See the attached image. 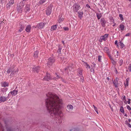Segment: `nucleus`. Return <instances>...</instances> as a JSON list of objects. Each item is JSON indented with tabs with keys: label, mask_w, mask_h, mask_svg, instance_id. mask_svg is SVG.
I'll list each match as a JSON object with an SVG mask.
<instances>
[{
	"label": "nucleus",
	"mask_w": 131,
	"mask_h": 131,
	"mask_svg": "<svg viewBox=\"0 0 131 131\" xmlns=\"http://www.w3.org/2000/svg\"><path fill=\"white\" fill-rule=\"evenodd\" d=\"M47 98L46 100V105L50 116L54 119L57 124L62 122V112L60 109L63 104L62 101L53 93L49 92L46 94Z\"/></svg>",
	"instance_id": "nucleus-1"
},
{
	"label": "nucleus",
	"mask_w": 131,
	"mask_h": 131,
	"mask_svg": "<svg viewBox=\"0 0 131 131\" xmlns=\"http://www.w3.org/2000/svg\"><path fill=\"white\" fill-rule=\"evenodd\" d=\"M18 71V68L15 67L14 66H12L8 69L7 72L9 74L11 72L10 76L12 77L14 75L17 74Z\"/></svg>",
	"instance_id": "nucleus-2"
},
{
	"label": "nucleus",
	"mask_w": 131,
	"mask_h": 131,
	"mask_svg": "<svg viewBox=\"0 0 131 131\" xmlns=\"http://www.w3.org/2000/svg\"><path fill=\"white\" fill-rule=\"evenodd\" d=\"M114 85L116 88H118V86L121 85L122 82L121 81L119 80L118 78H116V79L113 81Z\"/></svg>",
	"instance_id": "nucleus-3"
},
{
	"label": "nucleus",
	"mask_w": 131,
	"mask_h": 131,
	"mask_svg": "<svg viewBox=\"0 0 131 131\" xmlns=\"http://www.w3.org/2000/svg\"><path fill=\"white\" fill-rule=\"evenodd\" d=\"M80 8V5L77 3H75L73 6V9L74 13L77 12Z\"/></svg>",
	"instance_id": "nucleus-4"
},
{
	"label": "nucleus",
	"mask_w": 131,
	"mask_h": 131,
	"mask_svg": "<svg viewBox=\"0 0 131 131\" xmlns=\"http://www.w3.org/2000/svg\"><path fill=\"white\" fill-rule=\"evenodd\" d=\"M54 59L52 58H50L49 59L47 63V65L49 67H50L54 61Z\"/></svg>",
	"instance_id": "nucleus-5"
},
{
	"label": "nucleus",
	"mask_w": 131,
	"mask_h": 131,
	"mask_svg": "<svg viewBox=\"0 0 131 131\" xmlns=\"http://www.w3.org/2000/svg\"><path fill=\"white\" fill-rule=\"evenodd\" d=\"M108 37V34H105L104 36H101L100 38V41L102 42L103 40L105 41Z\"/></svg>",
	"instance_id": "nucleus-6"
},
{
	"label": "nucleus",
	"mask_w": 131,
	"mask_h": 131,
	"mask_svg": "<svg viewBox=\"0 0 131 131\" xmlns=\"http://www.w3.org/2000/svg\"><path fill=\"white\" fill-rule=\"evenodd\" d=\"M14 0H10L9 2L7 4L6 7L7 9L10 8L11 5L14 3Z\"/></svg>",
	"instance_id": "nucleus-7"
},
{
	"label": "nucleus",
	"mask_w": 131,
	"mask_h": 131,
	"mask_svg": "<svg viewBox=\"0 0 131 131\" xmlns=\"http://www.w3.org/2000/svg\"><path fill=\"white\" fill-rule=\"evenodd\" d=\"M18 91L17 90H14L12 91H10L8 95V96H9L10 94H11L13 96H15L17 93Z\"/></svg>",
	"instance_id": "nucleus-8"
},
{
	"label": "nucleus",
	"mask_w": 131,
	"mask_h": 131,
	"mask_svg": "<svg viewBox=\"0 0 131 131\" xmlns=\"http://www.w3.org/2000/svg\"><path fill=\"white\" fill-rule=\"evenodd\" d=\"M51 78V77L50 75L48 73H47L46 76H45L43 78V79L45 80L48 81L50 80Z\"/></svg>",
	"instance_id": "nucleus-9"
},
{
	"label": "nucleus",
	"mask_w": 131,
	"mask_h": 131,
	"mask_svg": "<svg viewBox=\"0 0 131 131\" xmlns=\"http://www.w3.org/2000/svg\"><path fill=\"white\" fill-rule=\"evenodd\" d=\"M44 26V23H41L38 24L37 27L38 28L41 29H42Z\"/></svg>",
	"instance_id": "nucleus-10"
},
{
	"label": "nucleus",
	"mask_w": 131,
	"mask_h": 131,
	"mask_svg": "<svg viewBox=\"0 0 131 131\" xmlns=\"http://www.w3.org/2000/svg\"><path fill=\"white\" fill-rule=\"evenodd\" d=\"M30 9V6L29 5H26L25 7L24 11L26 13L28 12Z\"/></svg>",
	"instance_id": "nucleus-11"
},
{
	"label": "nucleus",
	"mask_w": 131,
	"mask_h": 131,
	"mask_svg": "<svg viewBox=\"0 0 131 131\" xmlns=\"http://www.w3.org/2000/svg\"><path fill=\"white\" fill-rule=\"evenodd\" d=\"M101 23L103 27H104L105 25V24L106 23V21L105 19L104 18H102L100 20Z\"/></svg>",
	"instance_id": "nucleus-12"
},
{
	"label": "nucleus",
	"mask_w": 131,
	"mask_h": 131,
	"mask_svg": "<svg viewBox=\"0 0 131 131\" xmlns=\"http://www.w3.org/2000/svg\"><path fill=\"white\" fill-rule=\"evenodd\" d=\"M8 89L7 88H2L1 89V92H3V93H0V95H4L3 94H5L6 93H5L4 92H6L7 90Z\"/></svg>",
	"instance_id": "nucleus-13"
},
{
	"label": "nucleus",
	"mask_w": 131,
	"mask_h": 131,
	"mask_svg": "<svg viewBox=\"0 0 131 131\" xmlns=\"http://www.w3.org/2000/svg\"><path fill=\"white\" fill-rule=\"evenodd\" d=\"M2 86L3 87L8 86L9 85L8 83L6 82H2L1 83Z\"/></svg>",
	"instance_id": "nucleus-14"
},
{
	"label": "nucleus",
	"mask_w": 131,
	"mask_h": 131,
	"mask_svg": "<svg viewBox=\"0 0 131 131\" xmlns=\"http://www.w3.org/2000/svg\"><path fill=\"white\" fill-rule=\"evenodd\" d=\"M31 29V27L30 25H28L27 26L25 29V30L27 32H30V30Z\"/></svg>",
	"instance_id": "nucleus-15"
},
{
	"label": "nucleus",
	"mask_w": 131,
	"mask_h": 131,
	"mask_svg": "<svg viewBox=\"0 0 131 131\" xmlns=\"http://www.w3.org/2000/svg\"><path fill=\"white\" fill-rule=\"evenodd\" d=\"M7 97H5L4 96H1L0 97V101L1 102H4L6 101Z\"/></svg>",
	"instance_id": "nucleus-16"
},
{
	"label": "nucleus",
	"mask_w": 131,
	"mask_h": 131,
	"mask_svg": "<svg viewBox=\"0 0 131 131\" xmlns=\"http://www.w3.org/2000/svg\"><path fill=\"white\" fill-rule=\"evenodd\" d=\"M104 51L107 54H110V52L109 49L106 47H105L104 48Z\"/></svg>",
	"instance_id": "nucleus-17"
},
{
	"label": "nucleus",
	"mask_w": 131,
	"mask_h": 131,
	"mask_svg": "<svg viewBox=\"0 0 131 131\" xmlns=\"http://www.w3.org/2000/svg\"><path fill=\"white\" fill-rule=\"evenodd\" d=\"M113 54L114 55V56L115 58H117L118 56V52L116 50H114L113 53Z\"/></svg>",
	"instance_id": "nucleus-18"
},
{
	"label": "nucleus",
	"mask_w": 131,
	"mask_h": 131,
	"mask_svg": "<svg viewBox=\"0 0 131 131\" xmlns=\"http://www.w3.org/2000/svg\"><path fill=\"white\" fill-rule=\"evenodd\" d=\"M17 11L19 13H21L23 11V10L21 9V7L20 6H18L17 7Z\"/></svg>",
	"instance_id": "nucleus-19"
},
{
	"label": "nucleus",
	"mask_w": 131,
	"mask_h": 131,
	"mask_svg": "<svg viewBox=\"0 0 131 131\" xmlns=\"http://www.w3.org/2000/svg\"><path fill=\"white\" fill-rule=\"evenodd\" d=\"M40 70V68L38 67L33 68V71L36 72H38Z\"/></svg>",
	"instance_id": "nucleus-20"
},
{
	"label": "nucleus",
	"mask_w": 131,
	"mask_h": 131,
	"mask_svg": "<svg viewBox=\"0 0 131 131\" xmlns=\"http://www.w3.org/2000/svg\"><path fill=\"white\" fill-rule=\"evenodd\" d=\"M84 65L86 67V68L88 70L90 68V66L86 62H84Z\"/></svg>",
	"instance_id": "nucleus-21"
},
{
	"label": "nucleus",
	"mask_w": 131,
	"mask_h": 131,
	"mask_svg": "<svg viewBox=\"0 0 131 131\" xmlns=\"http://www.w3.org/2000/svg\"><path fill=\"white\" fill-rule=\"evenodd\" d=\"M67 109L70 111H71L73 108V106L71 105H67Z\"/></svg>",
	"instance_id": "nucleus-22"
},
{
	"label": "nucleus",
	"mask_w": 131,
	"mask_h": 131,
	"mask_svg": "<svg viewBox=\"0 0 131 131\" xmlns=\"http://www.w3.org/2000/svg\"><path fill=\"white\" fill-rule=\"evenodd\" d=\"M119 27L120 30L122 31H123L124 30V29L125 27L122 24H120L119 26Z\"/></svg>",
	"instance_id": "nucleus-23"
},
{
	"label": "nucleus",
	"mask_w": 131,
	"mask_h": 131,
	"mask_svg": "<svg viewBox=\"0 0 131 131\" xmlns=\"http://www.w3.org/2000/svg\"><path fill=\"white\" fill-rule=\"evenodd\" d=\"M57 28V26L56 25H55L52 26L51 28V31H53L54 30H55Z\"/></svg>",
	"instance_id": "nucleus-24"
},
{
	"label": "nucleus",
	"mask_w": 131,
	"mask_h": 131,
	"mask_svg": "<svg viewBox=\"0 0 131 131\" xmlns=\"http://www.w3.org/2000/svg\"><path fill=\"white\" fill-rule=\"evenodd\" d=\"M78 74L79 77H81V79H82V78L83 77L82 71L80 70Z\"/></svg>",
	"instance_id": "nucleus-25"
},
{
	"label": "nucleus",
	"mask_w": 131,
	"mask_h": 131,
	"mask_svg": "<svg viewBox=\"0 0 131 131\" xmlns=\"http://www.w3.org/2000/svg\"><path fill=\"white\" fill-rule=\"evenodd\" d=\"M51 10L50 9H47L46 11V13L47 15H49L51 13Z\"/></svg>",
	"instance_id": "nucleus-26"
},
{
	"label": "nucleus",
	"mask_w": 131,
	"mask_h": 131,
	"mask_svg": "<svg viewBox=\"0 0 131 131\" xmlns=\"http://www.w3.org/2000/svg\"><path fill=\"white\" fill-rule=\"evenodd\" d=\"M96 14L97 18L98 19H99L102 15L101 13H97Z\"/></svg>",
	"instance_id": "nucleus-27"
},
{
	"label": "nucleus",
	"mask_w": 131,
	"mask_h": 131,
	"mask_svg": "<svg viewBox=\"0 0 131 131\" xmlns=\"http://www.w3.org/2000/svg\"><path fill=\"white\" fill-rule=\"evenodd\" d=\"M38 51H35L34 53V57L36 58L38 56Z\"/></svg>",
	"instance_id": "nucleus-28"
},
{
	"label": "nucleus",
	"mask_w": 131,
	"mask_h": 131,
	"mask_svg": "<svg viewBox=\"0 0 131 131\" xmlns=\"http://www.w3.org/2000/svg\"><path fill=\"white\" fill-rule=\"evenodd\" d=\"M24 28V26H21L20 27L19 29L18 30V32H21Z\"/></svg>",
	"instance_id": "nucleus-29"
},
{
	"label": "nucleus",
	"mask_w": 131,
	"mask_h": 131,
	"mask_svg": "<svg viewBox=\"0 0 131 131\" xmlns=\"http://www.w3.org/2000/svg\"><path fill=\"white\" fill-rule=\"evenodd\" d=\"M129 80V78H127L126 79V82L124 83L125 85V87L128 86Z\"/></svg>",
	"instance_id": "nucleus-30"
},
{
	"label": "nucleus",
	"mask_w": 131,
	"mask_h": 131,
	"mask_svg": "<svg viewBox=\"0 0 131 131\" xmlns=\"http://www.w3.org/2000/svg\"><path fill=\"white\" fill-rule=\"evenodd\" d=\"M5 23L3 22V21H0V28L1 26H2L3 27H4Z\"/></svg>",
	"instance_id": "nucleus-31"
},
{
	"label": "nucleus",
	"mask_w": 131,
	"mask_h": 131,
	"mask_svg": "<svg viewBox=\"0 0 131 131\" xmlns=\"http://www.w3.org/2000/svg\"><path fill=\"white\" fill-rule=\"evenodd\" d=\"M78 14L79 15V16L80 18H82L83 17V13L82 12H78Z\"/></svg>",
	"instance_id": "nucleus-32"
},
{
	"label": "nucleus",
	"mask_w": 131,
	"mask_h": 131,
	"mask_svg": "<svg viewBox=\"0 0 131 131\" xmlns=\"http://www.w3.org/2000/svg\"><path fill=\"white\" fill-rule=\"evenodd\" d=\"M127 71H131V64H129L128 66Z\"/></svg>",
	"instance_id": "nucleus-33"
},
{
	"label": "nucleus",
	"mask_w": 131,
	"mask_h": 131,
	"mask_svg": "<svg viewBox=\"0 0 131 131\" xmlns=\"http://www.w3.org/2000/svg\"><path fill=\"white\" fill-rule=\"evenodd\" d=\"M64 20V19L63 18H61L59 17V19L58 20V21L59 23H60L61 22H62Z\"/></svg>",
	"instance_id": "nucleus-34"
},
{
	"label": "nucleus",
	"mask_w": 131,
	"mask_h": 131,
	"mask_svg": "<svg viewBox=\"0 0 131 131\" xmlns=\"http://www.w3.org/2000/svg\"><path fill=\"white\" fill-rule=\"evenodd\" d=\"M118 43L121 47V48H122L124 47V45L121 42H120Z\"/></svg>",
	"instance_id": "nucleus-35"
},
{
	"label": "nucleus",
	"mask_w": 131,
	"mask_h": 131,
	"mask_svg": "<svg viewBox=\"0 0 131 131\" xmlns=\"http://www.w3.org/2000/svg\"><path fill=\"white\" fill-rule=\"evenodd\" d=\"M120 66H121L123 63V60L122 59H121L118 62Z\"/></svg>",
	"instance_id": "nucleus-36"
},
{
	"label": "nucleus",
	"mask_w": 131,
	"mask_h": 131,
	"mask_svg": "<svg viewBox=\"0 0 131 131\" xmlns=\"http://www.w3.org/2000/svg\"><path fill=\"white\" fill-rule=\"evenodd\" d=\"M120 111L122 113H124V112L123 108L122 106H121L120 109Z\"/></svg>",
	"instance_id": "nucleus-37"
},
{
	"label": "nucleus",
	"mask_w": 131,
	"mask_h": 131,
	"mask_svg": "<svg viewBox=\"0 0 131 131\" xmlns=\"http://www.w3.org/2000/svg\"><path fill=\"white\" fill-rule=\"evenodd\" d=\"M102 56L100 55L98 57V60L99 62L101 61V59Z\"/></svg>",
	"instance_id": "nucleus-38"
},
{
	"label": "nucleus",
	"mask_w": 131,
	"mask_h": 131,
	"mask_svg": "<svg viewBox=\"0 0 131 131\" xmlns=\"http://www.w3.org/2000/svg\"><path fill=\"white\" fill-rule=\"evenodd\" d=\"M126 123V124L129 127V128H131V125L130 123H129L127 122V121L125 122Z\"/></svg>",
	"instance_id": "nucleus-39"
},
{
	"label": "nucleus",
	"mask_w": 131,
	"mask_h": 131,
	"mask_svg": "<svg viewBox=\"0 0 131 131\" xmlns=\"http://www.w3.org/2000/svg\"><path fill=\"white\" fill-rule=\"evenodd\" d=\"M46 2V0H40L39 2V3L40 4H41Z\"/></svg>",
	"instance_id": "nucleus-40"
},
{
	"label": "nucleus",
	"mask_w": 131,
	"mask_h": 131,
	"mask_svg": "<svg viewBox=\"0 0 131 131\" xmlns=\"http://www.w3.org/2000/svg\"><path fill=\"white\" fill-rule=\"evenodd\" d=\"M119 17L120 18L121 20H123V15L121 14H120L119 15Z\"/></svg>",
	"instance_id": "nucleus-41"
},
{
	"label": "nucleus",
	"mask_w": 131,
	"mask_h": 131,
	"mask_svg": "<svg viewBox=\"0 0 131 131\" xmlns=\"http://www.w3.org/2000/svg\"><path fill=\"white\" fill-rule=\"evenodd\" d=\"M56 78H52V79H58L60 77L58 75L56 74Z\"/></svg>",
	"instance_id": "nucleus-42"
},
{
	"label": "nucleus",
	"mask_w": 131,
	"mask_h": 131,
	"mask_svg": "<svg viewBox=\"0 0 131 131\" xmlns=\"http://www.w3.org/2000/svg\"><path fill=\"white\" fill-rule=\"evenodd\" d=\"M61 48H59V49L58 50V52L59 53V54L61 53Z\"/></svg>",
	"instance_id": "nucleus-43"
},
{
	"label": "nucleus",
	"mask_w": 131,
	"mask_h": 131,
	"mask_svg": "<svg viewBox=\"0 0 131 131\" xmlns=\"http://www.w3.org/2000/svg\"><path fill=\"white\" fill-rule=\"evenodd\" d=\"M114 43L115 45H116L118 47V43H117V40H115V41Z\"/></svg>",
	"instance_id": "nucleus-44"
},
{
	"label": "nucleus",
	"mask_w": 131,
	"mask_h": 131,
	"mask_svg": "<svg viewBox=\"0 0 131 131\" xmlns=\"http://www.w3.org/2000/svg\"><path fill=\"white\" fill-rule=\"evenodd\" d=\"M111 60L112 61V63L113 64H115L116 62H115V61H114L113 59Z\"/></svg>",
	"instance_id": "nucleus-45"
},
{
	"label": "nucleus",
	"mask_w": 131,
	"mask_h": 131,
	"mask_svg": "<svg viewBox=\"0 0 131 131\" xmlns=\"http://www.w3.org/2000/svg\"><path fill=\"white\" fill-rule=\"evenodd\" d=\"M108 56L109 58L111 60L112 59H113L112 57L111 56L110 54H108Z\"/></svg>",
	"instance_id": "nucleus-46"
},
{
	"label": "nucleus",
	"mask_w": 131,
	"mask_h": 131,
	"mask_svg": "<svg viewBox=\"0 0 131 131\" xmlns=\"http://www.w3.org/2000/svg\"><path fill=\"white\" fill-rule=\"evenodd\" d=\"M72 66H69L68 68V69H69L70 71L71 70H72L71 69H72Z\"/></svg>",
	"instance_id": "nucleus-47"
},
{
	"label": "nucleus",
	"mask_w": 131,
	"mask_h": 131,
	"mask_svg": "<svg viewBox=\"0 0 131 131\" xmlns=\"http://www.w3.org/2000/svg\"><path fill=\"white\" fill-rule=\"evenodd\" d=\"M130 35V33H128L126 34V35L125 36H129Z\"/></svg>",
	"instance_id": "nucleus-48"
},
{
	"label": "nucleus",
	"mask_w": 131,
	"mask_h": 131,
	"mask_svg": "<svg viewBox=\"0 0 131 131\" xmlns=\"http://www.w3.org/2000/svg\"><path fill=\"white\" fill-rule=\"evenodd\" d=\"M64 28L65 30H68V28L67 27H64Z\"/></svg>",
	"instance_id": "nucleus-49"
},
{
	"label": "nucleus",
	"mask_w": 131,
	"mask_h": 131,
	"mask_svg": "<svg viewBox=\"0 0 131 131\" xmlns=\"http://www.w3.org/2000/svg\"><path fill=\"white\" fill-rule=\"evenodd\" d=\"M128 101H127V103L128 104L130 103V99H128Z\"/></svg>",
	"instance_id": "nucleus-50"
},
{
	"label": "nucleus",
	"mask_w": 131,
	"mask_h": 131,
	"mask_svg": "<svg viewBox=\"0 0 131 131\" xmlns=\"http://www.w3.org/2000/svg\"><path fill=\"white\" fill-rule=\"evenodd\" d=\"M126 97L125 96H124L122 99L123 100H126Z\"/></svg>",
	"instance_id": "nucleus-51"
},
{
	"label": "nucleus",
	"mask_w": 131,
	"mask_h": 131,
	"mask_svg": "<svg viewBox=\"0 0 131 131\" xmlns=\"http://www.w3.org/2000/svg\"><path fill=\"white\" fill-rule=\"evenodd\" d=\"M90 71L91 72H94V70H93V69L92 68H91L90 70Z\"/></svg>",
	"instance_id": "nucleus-52"
},
{
	"label": "nucleus",
	"mask_w": 131,
	"mask_h": 131,
	"mask_svg": "<svg viewBox=\"0 0 131 131\" xmlns=\"http://www.w3.org/2000/svg\"><path fill=\"white\" fill-rule=\"evenodd\" d=\"M123 102H124L125 103V104H127V102H126V100H123Z\"/></svg>",
	"instance_id": "nucleus-53"
},
{
	"label": "nucleus",
	"mask_w": 131,
	"mask_h": 131,
	"mask_svg": "<svg viewBox=\"0 0 131 131\" xmlns=\"http://www.w3.org/2000/svg\"><path fill=\"white\" fill-rule=\"evenodd\" d=\"M86 7L88 8H90V6L88 4L86 5Z\"/></svg>",
	"instance_id": "nucleus-54"
},
{
	"label": "nucleus",
	"mask_w": 131,
	"mask_h": 131,
	"mask_svg": "<svg viewBox=\"0 0 131 131\" xmlns=\"http://www.w3.org/2000/svg\"><path fill=\"white\" fill-rule=\"evenodd\" d=\"M72 130H73V131H78L77 130L75 129H72Z\"/></svg>",
	"instance_id": "nucleus-55"
},
{
	"label": "nucleus",
	"mask_w": 131,
	"mask_h": 131,
	"mask_svg": "<svg viewBox=\"0 0 131 131\" xmlns=\"http://www.w3.org/2000/svg\"><path fill=\"white\" fill-rule=\"evenodd\" d=\"M7 131H12L11 129H8L7 130Z\"/></svg>",
	"instance_id": "nucleus-56"
},
{
	"label": "nucleus",
	"mask_w": 131,
	"mask_h": 131,
	"mask_svg": "<svg viewBox=\"0 0 131 131\" xmlns=\"http://www.w3.org/2000/svg\"><path fill=\"white\" fill-rule=\"evenodd\" d=\"M94 110L95 111L97 110V108L96 107H95Z\"/></svg>",
	"instance_id": "nucleus-57"
},
{
	"label": "nucleus",
	"mask_w": 131,
	"mask_h": 131,
	"mask_svg": "<svg viewBox=\"0 0 131 131\" xmlns=\"http://www.w3.org/2000/svg\"><path fill=\"white\" fill-rule=\"evenodd\" d=\"M128 121H129V122H130L131 121V119H128Z\"/></svg>",
	"instance_id": "nucleus-58"
},
{
	"label": "nucleus",
	"mask_w": 131,
	"mask_h": 131,
	"mask_svg": "<svg viewBox=\"0 0 131 131\" xmlns=\"http://www.w3.org/2000/svg\"><path fill=\"white\" fill-rule=\"evenodd\" d=\"M116 25V24L115 23H114V24L113 25V27H114V26Z\"/></svg>",
	"instance_id": "nucleus-59"
},
{
	"label": "nucleus",
	"mask_w": 131,
	"mask_h": 131,
	"mask_svg": "<svg viewBox=\"0 0 131 131\" xmlns=\"http://www.w3.org/2000/svg\"><path fill=\"white\" fill-rule=\"evenodd\" d=\"M125 116L127 117V115L126 114H125Z\"/></svg>",
	"instance_id": "nucleus-60"
},
{
	"label": "nucleus",
	"mask_w": 131,
	"mask_h": 131,
	"mask_svg": "<svg viewBox=\"0 0 131 131\" xmlns=\"http://www.w3.org/2000/svg\"><path fill=\"white\" fill-rule=\"evenodd\" d=\"M62 43H63V44H64V42L63 41H62Z\"/></svg>",
	"instance_id": "nucleus-61"
},
{
	"label": "nucleus",
	"mask_w": 131,
	"mask_h": 131,
	"mask_svg": "<svg viewBox=\"0 0 131 131\" xmlns=\"http://www.w3.org/2000/svg\"><path fill=\"white\" fill-rule=\"evenodd\" d=\"M96 111V112L97 113V114H98V112L97 110V111Z\"/></svg>",
	"instance_id": "nucleus-62"
},
{
	"label": "nucleus",
	"mask_w": 131,
	"mask_h": 131,
	"mask_svg": "<svg viewBox=\"0 0 131 131\" xmlns=\"http://www.w3.org/2000/svg\"><path fill=\"white\" fill-rule=\"evenodd\" d=\"M107 79L108 80H109V78L108 77H107Z\"/></svg>",
	"instance_id": "nucleus-63"
},
{
	"label": "nucleus",
	"mask_w": 131,
	"mask_h": 131,
	"mask_svg": "<svg viewBox=\"0 0 131 131\" xmlns=\"http://www.w3.org/2000/svg\"><path fill=\"white\" fill-rule=\"evenodd\" d=\"M27 0H23V1H27Z\"/></svg>",
	"instance_id": "nucleus-64"
}]
</instances>
